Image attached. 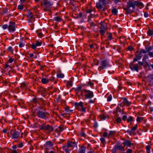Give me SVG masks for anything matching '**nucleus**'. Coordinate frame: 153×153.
<instances>
[{"label": "nucleus", "instance_id": "nucleus-30", "mask_svg": "<svg viewBox=\"0 0 153 153\" xmlns=\"http://www.w3.org/2000/svg\"><path fill=\"white\" fill-rule=\"evenodd\" d=\"M63 129L61 126L58 127L56 129L58 131H59L60 132H61L62 131Z\"/></svg>", "mask_w": 153, "mask_h": 153}, {"label": "nucleus", "instance_id": "nucleus-21", "mask_svg": "<svg viewBox=\"0 0 153 153\" xmlns=\"http://www.w3.org/2000/svg\"><path fill=\"white\" fill-rule=\"evenodd\" d=\"M49 79L45 78H42L41 79V82L43 84H46L49 82Z\"/></svg>", "mask_w": 153, "mask_h": 153}, {"label": "nucleus", "instance_id": "nucleus-17", "mask_svg": "<svg viewBox=\"0 0 153 153\" xmlns=\"http://www.w3.org/2000/svg\"><path fill=\"white\" fill-rule=\"evenodd\" d=\"M39 129H42L46 130V126H45L44 124L39 125Z\"/></svg>", "mask_w": 153, "mask_h": 153}, {"label": "nucleus", "instance_id": "nucleus-6", "mask_svg": "<svg viewBox=\"0 0 153 153\" xmlns=\"http://www.w3.org/2000/svg\"><path fill=\"white\" fill-rule=\"evenodd\" d=\"M135 4H134V1L132 2L131 1H129L127 3V7L128 8H130L132 7L133 9H135Z\"/></svg>", "mask_w": 153, "mask_h": 153}, {"label": "nucleus", "instance_id": "nucleus-53", "mask_svg": "<svg viewBox=\"0 0 153 153\" xmlns=\"http://www.w3.org/2000/svg\"><path fill=\"white\" fill-rule=\"evenodd\" d=\"M148 58V56L147 55H145L144 56L143 58V60L144 61V60H146Z\"/></svg>", "mask_w": 153, "mask_h": 153}, {"label": "nucleus", "instance_id": "nucleus-43", "mask_svg": "<svg viewBox=\"0 0 153 153\" xmlns=\"http://www.w3.org/2000/svg\"><path fill=\"white\" fill-rule=\"evenodd\" d=\"M132 120V117L131 116L129 117L127 119V122H129L130 121H131Z\"/></svg>", "mask_w": 153, "mask_h": 153}, {"label": "nucleus", "instance_id": "nucleus-32", "mask_svg": "<svg viewBox=\"0 0 153 153\" xmlns=\"http://www.w3.org/2000/svg\"><path fill=\"white\" fill-rule=\"evenodd\" d=\"M112 12L115 15H117V10L116 9H114L112 10Z\"/></svg>", "mask_w": 153, "mask_h": 153}, {"label": "nucleus", "instance_id": "nucleus-4", "mask_svg": "<svg viewBox=\"0 0 153 153\" xmlns=\"http://www.w3.org/2000/svg\"><path fill=\"white\" fill-rule=\"evenodd\" d=\"M46 8V10H49L50 8L52 5V3L49 1H44L42 4Z\"/></svg>", "mask_w": 153, "mask_h": 153}, {"label": "nucleus", "instance_id": "nucleus-9", "mask_svg": "<svg viewBox=\"0 0 153 153\" xmlns=\"http://www.w3.org/2000/svg\"><path fill=\"white\" fill-rule=\"evenodd\" d=\"M53 144L50 141H48L46 142L44 146L46 149H48L49 147H51L53 146Z\"/></svg>", "mask_w": 153, "mask_h": 153}, {"label": "nucleus", "instance_id": "nucleus-37", "mask_svg": "<svg viewBox=\"0 0 153 153\" xmlns=\"http://www.w3.org/2000/svg\"><path fill=\"white\" fill-rule=\"evenodd\" d=\"M99 31L101 35H103L105 33V30H100Z\"/></svg>", "mask_w": 153, "mask_h": 153}, {"label": "nucleus", "instance_id": "nucleus-45", "mask_svg": "<svg viewBox=\"0 0 153 153\" xmlns=\"http://www.w3.org/2000/svg\"><path fill=\"white\" fill-rule=\"evenodd\" d=\"M36 46H37L36 45V44L33 43L32 45L31 48H32L33 49H35V48H36Z\"/></svg>", "mask_w": 153, "mask_h": 153}, {"label": "nucleus", "instance_id": "nucleus-50", "mask_svg": "<svg viewBox=\"0 0 153 153\" xmlns=\"http://www.w3.org/2000/svg\"><path fill=\"white\" fill-rule=\"evenodd\" d=\"M8 26L7 25H4L2 27L3 29H6L7 27H8Z\"/></svg>", "mask_w": 153, "mask_h": 153}, {"label": "nucleus", "instance_id": "nucleus-25", "mask_svg": "<svg viewBox=\"0 0 153 153\" xmlns=\"http://www.w3.org/2000/svg\"><path fill=\"white\" fill-rule=\"evenodd\" d=\"M73 83L71 81H69L67 83V85L68 88H69L70 86H72Z\"/></svg>", "mask_w": 153, "mask_h": 153}, {"label": "nucleus", "instance_id": "nucleus-55", "mask_svg": "<svg viewBox=\"0 0 153 153\" xmlns=\"http://www.w3.org/2000/svg\"><path fill=\"white\" fill-rule=\"evenodd\" d=\"M127 118V116L126 115H124L123 117H122V119L123 120H125Z\"/></svg>", "mask_w": 153, "mask_h": 153}, {"label": "nucleus", "instance_id": "nucleus-11", "mask_svg": "<svg viewBox=\"0 0 153 153\" xmlns=\"http://www.w3.org/2000/svg\"><path fill=\"white\" fill-rule=\"evenodd\" d=\"M76 144L74 143L71 141H68L67 143V145L66 146L67 148H68L71 147H73L75 146Z\"/></svg>", "mask_w": 153, "mask_h": 153}, {"label": "nucleus", "instance_id": "nucleus-33", "mask_svg": "<svg viewBox=\"0 0 153 153\" xmlns=\"http://www.w3.org/2000/svg\"><path fill=\"white\" fill-rule=\"evenodd\" d=\"M112 99V97L111 95H110L108 96V98H107V101L108 102L110 101Z\"/></svg>", "mask_w": 153, "mask_h": 153}, {"label": "nucleus", "instance_id": "nucleus-27", "mask_svg": "<svg viewBox=\"0 0 153 153\" xmlns=\"http://www.w3.org/2000/svg\"><path fill=\"white\" fill-rule=\"evenodd\" d=\"M54 20L58 22H60L61 21V19L58 16H56L54 18Z\"/></svg>", "mask_w": 153, "mask_h": 153}, {"label": "nucleus", "instance_id": "nucleus-1", "mask_svg": "<svg viewBox=\"0 0 153 153\" xmlns=\"http://www.w3.org/2000/svg\"><path fill=\"white\" fill-rule=\"evenodd\" d=\"M37 116L40 118H45L47 117L48 114L45 113L42 111H39L37 112Z\"/></svg>", "mask_w": 153, "mask_h": 153}, {"label": "nucleus", "instance_id": "nucleus-20", "mask_svg": "<svg viewBox=\"0 0 153 153\" xmlns=\"http://www.w3.org/2000/svg\"><path fill=\"white\" fill-rule=\"evenodd\" d=\"M125 146H130L131 145H132L131 142L129 141H126L123 143Z\"/></svg>", "mask_w": 153, "mask_h": 153}, {"label": "nucleus", "instance_id": "nucleus-19", "mask_svg": "<svg viewBox=\"0 0 153 153\" xmlns=\"http://www.w3.org/2000/svg\"><path fill=\"white\" fill-rule=\"evenodd\" d=\"M53 130V128L49 125H46V130L52 132Z\"/></svg>", "mask_w": 153, "mask_h": 153}, {"label": "nucleus", "instance_id": "nucleus-51", "mask_svg": "<svg viewBox=\"0 0 153 153\" xmlns=\"http://www.w3.org/2000/svg\"><path fill=\"white\" fill-rule=\"evenodd\" d=\"M8 50L9 51H10L11 52H12L13 51L12 48V47H11L10 46L8 47Z\"/></svg>", "mask_w": 153, "mask_h": 153}, {"label": "nucleus", "instance_id": "nucleus-48", "mask_svg": "<svg viewBox=\"0 0 153 153\" xmlns=\"http://www.w3.org/2000/svg\"><path fill=\"white\" fill-rule=\"evenodd\" d=\"M82 16V13H81L80 12L79 13L78 16H77L76 17V18H80Z\"/></svg>", "mask_w": 153, "mask_h": 153}, {"label": "nucleus", "instance_id": "nucleus-39", "mask_svg": "<svg viewBox=\"0 0 153 153\" xmlns=\"http://www.w3.org/2000/svg\"><path fill=\"white\" fill-rule=\"evenodd\" d=\"M147 52V51H145V50L142 49L140 51V54H142V53H146Z\"/></svg>", "mask_w": 153, "mask_h": 153}, {"label": "nucleus", "instance_id": "nucleus-41", "mask_svg": "<svg viewBox=\"0 0 153 153\" xmlns=\"http://www.w3.org/2000/svg\"><path fill=\"white\" fill-rule=\"evenodd\" d=\"M137 124H136L135 126L133 127L131 129V131H134L136 130L137 129Z\"/></svg>", "mask_w": 153, "mask_h": 153}, {"label": "nucleus", "instance_id": "nucleus-2", "mask_svg": "<svg viewBox=\"0 0 153 153\" xmlns=\"http://www.w3.org/2000/svg\"><path fill=\"white\" fill-rule=\"evenodd\" d=\"M83 91L85 93V96L88 98H91L94 96L93 93L92 91L86 90H83Z\"/></svg>", "mask_w": 153, "mask_h": 153}, {"label": "nucleus", "instance_id": "nucleus-60", "mask_svg": "<svg viewBox=\"0 0 153 153\" xmlns=\"http://www.w3.org/2000/svg\"><path fill=\"white\" fill-rule=\"evenodd\" d=\"M81 87L79 86V87H77L76 88V91H79L80 90H81Z\"/></svg>", "mask_w": 153, "mask_h": 153}, {"label": "nucleus", "instance_id": "nucleus-40", "mask_svg": "<svg viewBox=\"0 0 153 153\" xmlns=\"http://www.w3.org/2000/svg\"><path fill=\"white\" fill-rule=\"evenodd\" d=\"M94 62L95 65H97L99 63V61L97 60H94Z\"/></svg>", "mask_w": 153, "mask_h": 153}, {"label": "nucleus", "instance_id": "nucleus-44", "mask_svg": "<svg viewBox=\"0 0 153 153\" xmlns=\"http://www.w3.org/2000/svg\"><path fill=\"white\" fill-rule=\"evenodd\" d=\"M37 46H40L41 45V42L39 41H37L35 44Z\"/></svg>", "mask_w": 153, "mask_h": 153}, {"label": "nucleus", "instance_id": "nucleus-16", "mask_svg": "<svg viewBox=\"0 0 153 153\" xmlns=\"http://www.w3.org/2000/svg\"><path fill=\"white\" fill-rule=\"evenodd\" d=\"M142 55H138L136 56V57L134 58L133 60V62H135V61H137L139 60L142 57Z\"/></svg>", "mask_w": 153, "mask_h": 153}, {"label": "nucleus", "instance_id": "nucleus-29", "mask_svg": "<svg viewBox=\"0 0 153 153\" xmlns=\"http://www.w3.org/2000/svg\"><path fill=\"white\" fill-rule=\"evenodd\" d=\"M115 133V131H110V133L108 135V137L109 138L110 136L113 135Z\"/></svg>", "mask_w": 153, "mask_h": 153}, {"label": "nucleus", "instance_id": "nucleus-35", "mask_svg": "<svg viewBox=\"0 0 153 153\" xmlns=\"http://www.w3.org/2000/svg\"><path fill=\"white\" fill-rule=\"evenodd\" d=\"M100 118L101 120H105L107 118L105 115H102L100 116Z\"/></svg>", "mask_w": 153, "mask_h": 153}, {"label": "nucleus", "instance_id": "nucleus-59", "mask_svg": "<svg viewBox=\"0 0 153 153\" xmlns=\"http://www.w3.org/2000/svg\"><path fill=\"white\" fill-rule=\"evenodd\" d=\"M112 38V35L111 34H110L108 36V39L109 40H111Z\"/></svg>", "mask_w": 153, "mask_h": 153}, {"label": "nucleus", "instance_id": "nucleus-22", "mask_svg": "<svg viewBox=\"0 0 153 153\" xmlns=\"http://www.w3.org/2000/svg\"><path fill=\"white\" fill-rule=\"evenodd\" d=\"M96 6L97 8L99 9H100L102 7V6L100 2H97L96 4Z\"/></svg>", "mask_w": 153, "mask_h": 153}, {"label": "nucleus", "instance_id": "nucleus-8", "mask_svg": "<svg viewBox=\"0 0 153 153\" xmlns=\"http://www.w3.org/2000/svg\"><path fill=\"white\" fill-rule=\"evenodd\" d=\"M28 15H27V17L29 19V22H32L33 20L34 21L33 19L34 17H33V15L32 14V13L29 10L28 11Z\"/></svg>", "mask_w": 153, "mask_h": 153}, {"label": "nucleus", "instance_id": "nucleus-24", "mask_svg": "<svg viewBox=\"0 0 153 153\" xmlns=\"http://www.w3.org/2000/svg\"><path fill=\"white\" fill-rule=\"evenodd\" d=\"M63 149L64 150L65 152L66 153H69L70 152L69 150L68 149V148H67V146H63Z\"/></svg>", "mask_w": 153, "mask_h": 153}, {"label": "nucleus", "instance_id": "nucleus-56", "mask_svg": "<svg viewBox=\"0 0 153 153\" xmlns=\"http://www.w3.org/2000/svg\"><path fill=\"white\" fill-rule=\"evenodd\" d=\"M112 153H116V149L114 147L112 150Z\"/></svg>", "mask_w": 153, "mask_h": 153}, {"label": "nucleus", "instance_id": "nucleus-15", "mask_svg": "<svg viewBox=\"0 0 153 153\" xmlns=\"http://www.w3.org/2000/svg\"><path fill=\"white\" fill-rule=\"evenodd\" d=\"M123 102L128 106L129 105L131 104V102L125 98H123Z\"/></svg>", "mask_w": 153, "mask_h": 153}, {"label": "nucleus", "instance_id": "nucleus-3", "mask_svg": "<svg viewBox=\"0 0 153 153\" xmlns=\"http://www.w3.org/2000/svg\"><path fill=\"white\" fill-rule=\"evenodd\" d=\"M15 23L10 22L8 27V29L10 31L14 32L15 30Z\"/></svg>", "mask_w": 153, "mask_h": 153}, {"label": "nucleus", "instance_id": "nucleus-28", "mask_svg": "<svg viewBox=\"0 0 153 153\" xmlns=\"http://www.w3.org/2000/svg\"><path fill=\"white\" fill-rule=\"evenodd\" d=\"M147 33L149 36H152L153 35V30H149L147 32Z\"/></svg>", "mask_w": 153, "mask_h": 153}, {"label": "nucleus", "instance_id": "nucleus-54", "mask_svg": "<svg viewBox=\"0 0 153 153\" xmlns=\"http://www.w3.org/2000/svg\"><path fill=\"white\" fill-rule=\"evenodd\" d=\"M138 66H142L143 65V62H138Z\"/></svg>", "mask_w": 153, "mask_h": 153}, {"label": "nucleus", "instance_id": "nucleus-5", "mask_svg": "<svg viewBox=\"0 0 153 153\" xmlns=\"http://www.w3.org/2000/svg\"><path fill=\"white\" fill-rule=\"evenodd\" d=\"M101 66L102 67V69L105 68L106 67L110 66L108 62L106 60H103L101 61Z\"/></svg>", "mask_w": 153, "mask_h": 153}, {"label": "nucleus", "instance_id": "nucleus-46", "mask_svg": "<svg viewBox=\"0 0 153 153\" xmlns=\"http://www.w3.org/2000/svg\"><path fill=\"white\" fill-rule=\"evenodd\" d=\"M100 28L102 29V30H105L107 29L106 27L104 26V25H102V26L100 27Z\"/></svg>", "mask_w": 153, "mask_h": 153}, {"label": "nucleus", "instance_id": "nucleus-26", "mask_svg": "<svg viewBox=\"0 0 153 153\" xmlns=\"http://www.w3.org/2000/svg\"><path fill=\"white\" fill-rule=\"evenodd\" d=\"M57 76L59 78H63L64 77V75L63 74L60 73L57 74Z\"/></svg>", "mask_w": 153, "mask_h": 153}, {"label": "nucleus", "instance_id": "nucleus-10", "mask_svg": "<svg viewBox=\"0 0 153 153\" xmlns=\"http://www.w3.org/2000/svg\"><path fill=\"white\" fill-rule=\"evenodd\" d=\"M134 4L135 6H137L139 8L143 7L144 6L143 4L142 3L139 2L138 1H135Z\"/></svg>", "mask_w": 153, "mask_h": 153}, {"label": "nucleus", "instance_id": "nucleus-57", "mask_svg": "<svg viewBox=\"0 0 153 153\" xmlns=\"http://www.w3.org/2000/svg\"><path fill=\"white\" fill-rule=\"evenodd\" d=\"M132 152V151L131 149H128L127 150L126 152H127V153H131Z\"/></svg>", "mask_w": 153, "mask_h": 153}, {"label": "nucleus", "instance_id": "nucleus-36", "mask_svg": "<svg viewBox=\"0 0 153 153\" xmlns=\"http://www.w3.org/2000/svg\"><path fill=\"white\" fill-rule=\"evenodd\" d=\"M65 111H66L67 112H68L69 111H70V112L72 111V110H70L69 109V107H65Z\"/></svg>", "mask_w": 153, "mask_h": 153}, {"label": "nucleus", "instance_id": "nucleus-31", "mask_svg": "<svg viewBox=\"0 0 153 153\" xmlns=\"http://www.w3.org/2000/svg\"><path fill=\"white\" fill-rule=\"evenodd\" d=\"M106 0H99V2L102 3L103 5H105L106 4Z\"/></svg>", "mask_w": 153, "mask_h": 153}, {"label": "nucleus", "instance_id": "nucleus-34", "mask_svg": "<svg viewBox=\"0 0 153 153\" xmlns=\"http://www.w3.org/2000/svg\"><path fill=\"white\" fill-rule=\"evenodd\" d=\"M143 118L140 117H137V122H140L141 120H143Z\"/></svg>", "mask_w": 153, "mask_h": 153}, {"label": "nucleus", "instance_id": "nucleus-38", "mask_svg": "<svg viewBox=\"0 0 153 153\" xmlns=\"http://www.w3.org/2000/svg\"><path fill=\"white\" fill-rule=\"evenodd\" d=\"M21 86L22 87L24 88L25 87H27V84L25 83V82L22 83L21 84Z\"/></svg>", "mask_w": 153, "mask_h": 153}, {"label": "nucleus", "instance_id": "nucleus-58", "mask_svg": "<svg viewBox=\"0 0 153 153\" xmlns=\"http://www.w3.org/2000/svg\"><path fill=\"white\" fill-rule=\"evenodd\" d=\"M133 11L132 10H131L130 9H128V10H127V12L128 13H132Z\"/></svg>", "mask_w": 153, "mask_h": 153}, {"label": "nucleus", "instance_id": "nucleus-12", "mask_svg": "<svg viewBox=\"0 0 153 153\" xmlns=\"http://www.w3.org/2000/svg\"><path fill=\"white\" fill-rule=\"evenodd\" d=\"M82 104H83V103L82 102H80L79 103H77L76 102H75L74 103L75 105L76 108L77 109H79L78 108H79V106L82 107V106H83Z\"/></svg>", "mask_w": 153, "mask_h": 153}, {"label": "nucleus", "instance_id": "nucleus-13", "mask_svg": "<svg viewBox=\"0 0 153 153\" xmlns=\"http://www.w3.org/2000/svg\"><path fill=\"white\" fill-rule=\"evenodd\" d=\"M19 133L18 131H15L12 134V137L14 138H17L19 136Z\"/></svg>", "mask_w": 153, "mask_h": 153}, {"label": "nucleus", "instance_id": "nucleus-52", "mask_svg": "<svg viewBox=\"0 0 153 153\" xmlns=\"http://www.w3.org/2000/svg\"><path fill=\"white\" fill-rule=\"evenodd\" d=\"M25 45V44H23V43L22 42H20L19 45V46L20 47H22L23 46H24Z\"/></svg>", "mask_w": 153, "mask_h": 153}, {"label": "nucleus", "instance_id": "nucleus-7", "mask_svg": "<svg viewBox=\"0 0 153 153\" xmlns=\"http://www.w3.org/2000/svg\"><path fill=\"white\" fill-rule=\"evenodd\" d=\"M130 66L131 69L132 71L135 70L138 72V68L137 65L136 64L135 65H133L131 63L130 65Z\"/></svg>", "mask_w": 153, "mask_h": 153}, {"label": "nucleus", "instance_id": "nucleus-23", "mask_svg": "<svg viewBox=\"0 0 153 153\" xmlns=\"http://www.w3.org/2000/svg\"><path fill=\"white\" fill-rule=\"evenodd\" d=\"M149 79L150 83H153V74L149 76Z\"/></svg>", "mask_w": 153, "mask_h": 153}, {"label": "nucleus", "instance_id": "nucleus-62", "mask_svg": "<svg viewBox=\"0 0 153 153\" xmlns=\"http://www.w3.org/2000/svg\"><path fill=\"white\" fill-rule=\"evenodd\" d=\"M149 55L150 56L153 57V53L152 52H149Z\"/></svg>", "mask_w": 153, "mask_h": 153}, {"label": "nucleus", "instance_id": "nucleus-49", "mask_svg": "<svg viewBox=\"0 0 153 153\" xmlns=\"http://www.w3.org/2000/svg\"><path fill=\"white\" fill-rule=\"evenodd\" d=\"M93 16H93V14H91L90 15L88 16V22H90V21L91 20V18H92Z\"/></svg>", "mask_w": 153, "mask_h": 153}, {"label": "nucleus", "instance_id": "nucleus-61", "mask_svg": "<svg viewBox=\"0 0 153 153\" xmlns=\"http://www.w3.org/2000/svg\"><path fill=\"white\" fill-rule=\"evenodd\" d=\"M100 140L102 143H104L105 141V139L103 138H101Z\"/></svg>", "mask_w": 153, "mask_h": 153}, {"label": "nucleus", "instance_id": "nucleus-64", "mask_svg": "<svg viewBox=\"0 0 153 153\" xmlns=\"http://www.w3.org/2000/svg\"><path fill=\"white\" fill-rule=\"evenodd\" d=\"M133 47H131V46H129L128 48V49L129 50H130V51H132V50H133Z\"/></svg>", "mask_w": 153, "mask_h": 153}, {"label": "nucleus", "instance_id": "nucleus-63", "mask_svg": "<svg viewBox=\"0 0 153 153\" xmlns=\"http://www.w3.org/2000/svg\"><path fill=\"white\" fill-rule=\"evenodd\" d=\"M152 47H149L148 49H147V52H149V51H150V50H152Z\"/></svg>", "mask_w": 153, "mask_h": 153}, {"label": "nucleus", "instance_id": "nucleus-42", "mask_svg": "<svg viewBox=\"0 0 153 153\" xmlns=\"http://www.w3.org/2000/svg\"><path fill=\"white\" fill-rule=\"evenodd\" d=\"M121 120V118L120 117H117L116 119V122L118 123H120Z\"/></svg>", "mask_w": 153, "mask_h": 153}, {"label": "nucleus", "instance_id": "nucleus-18", "mask_svg": "<svg viewBox=\"0 0 153 153\" xmlns=\"http://www.w3.org/2000/svg\"><path fill=\"white\" fill-rule=\"evenodd\" d=\"M85 147L84 146L82 147L78 151V153H85Z\"/></svg>", "mask_w": 153, "mask_h": 153}, {"label": "nucleus", "instance_id": "nucleus-14", "mask_svg": "<svg viewBox=\"0 0 153 153\" xmlns=\"http://www.w3.org/2000/svg\"><path fill=\"white\" fill-rule=\"evenodd\" d=\"M114 147L116 149H119L121 151H122L124 149V148L122 147L119 144H117Z\"/></svg>", "mask_w": 153, "mask_h": 153}, {"label": "nucleus", "instance_id": "nucleus-47", "mask_svg": "<svg viewBox=\"0 0 153 153\" xmlns=\"http://www.w3.org/2000/svg\"><path fill=\"white\" fill-rule=\"evenodd\" d=\"M18 8L19 10H22L23 9V7L22 5H19L18 6Z\"/></svg>", "mask_w": 153, "mask_h": 153}]
</instances>
